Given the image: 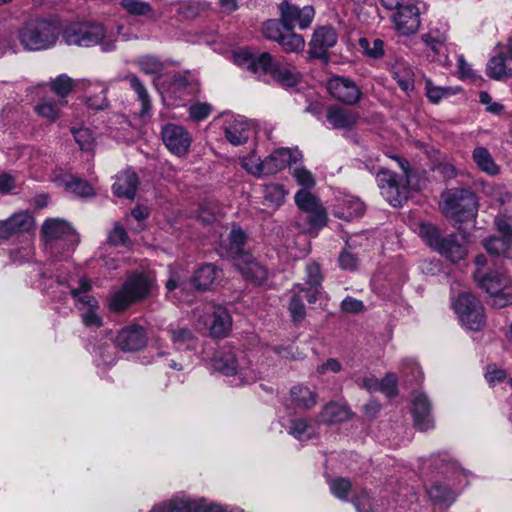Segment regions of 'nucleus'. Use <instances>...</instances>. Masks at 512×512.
Segmentation results:
<instances>
[{"label":"nucleus","mask_w":512,"mask_h":512,"mask_svg":"<svg viewBox=\"0 0 512 512\" xmlns=\"http://www.w3.org/2000/svg\"><path fill=\"white\" fill-rule=\"evenodd\" d=\"M61 21L57 18H33L18 30V40L25 50L41 51L54 47L60 38Z\"/></svg>","instance_id":"nucleus-1"},{"label":"nucleus","mask_w":512,"mask_h":512,"mask_svg":"<svg viewBox=\"0 0 512 512\" xmlns=\"http://www.w3.org/2000/svg\"><path fill=\"white\" fill-rule=\"evenodd\" d=\"M155 286L153 277L135 273L127 278L122 287L109 299V308L113 312H123L132 304L148 298Z\"/></svg>","instance_id":"nucleus-2"},{"label":"nucleus","mask_w":512,"mask_h":512,"mask_svg":"<svg viewBox=\"0 0 512 512\" xmlns=\"http://www.w3.org/2000/svg\"><path fill=\"white\" fill-rule=\"evenodd\" d=\"M397 161L403 175L399 177L393 171L381 168L376 174V181L381 194L394 207L401 206L408 199L409 175L411 167L409 162L400 156L392 157Z\"/></svg>","instance_id":"nucleus-3"},{"label":"nucleus","mask_w":512,"mask_h":512,"mask_svg":"<svg viewBox=\"0 0 512 512\" xmlns=\"http://www.w3.org/2000/svg\"><path fill=\"white\" fill-rule=\"evenodd\" d=\"M60 36L69 46L92 47L102 44L103 51H111L115 48L114 42H103L106 30L103 25L94 22H70L66 25L61 23Z\"/></svg>","instance_id":"nucleus-4"},{"label":"nucleus","mask_w":512,"mask_h":512,"mask_svg":"<svg viewBox=\"0 0 512 512\" xmlns=\"http://www.w3.org/2000/svg\"><path fill=\"white\" fill-rule=\"evenodd\" d=\"M419 236L425 243L452 263H457L467 255V247L464 237L458 234H450L442 237L439 229L431 223L419 225Z\"/></svg>","instance_id":"nucleus-5"},{"label":"nucleus","mask_w":512,"mask_h":512,"mask_svg":"<svg viewBox=\"0 0 512 512\" xmlns=\"http://www.w3.org/2000/svg\"><path fill=\"white\" fill-rule=\"evenodd\" d=\"M474 279L489 295L492 307L501 309L512 304L511 281L505 271L497 269L484 272L477 269L474 272Z\"/></svg>","instance_id":"nucleus-6"},{"label":"nucleus","mask_w":512,"mask_h":512,"mask_svg":"<svg viewBox=\"0 0 512 512\" xmlns=\"http://www.w3.org/2000/svg\"><path fill=\"white\" fill-rule=\"evenodd\" d=\"M442 212L457 223L471 221L476 216L477 198L470 189L456 188L442 195Z\"/></svg>","instance_id":"nucleus-7"},{"label":"nucleus","mask_w":512,"mask_h":512,"mask_svg":"<svg viewBox=\"0 0 512 512\" xmlns=\"http://www.w3.org/2000/svg\"><path fill=\"white\" fill-rule=\"evenodd\" d=\"M452 308L460 322L472 331H480L486 324L484 307L471 292L464 291L452 301Z\"/></svg>","instance_id":"nucleus-8"},{"label":"nucleus","mask_w":512,"mask_h":512,"mask_svg":"<svg viewBox=\"0 0 512 512\" xmlns=\"http://www.w3.org/2000/svg\"><path fill=\"white\" fill-rule=\"evenodd\" d=\"M46 245L52 252L69 250L78 243V235L70 224L60 219L46 220L42 227Z\"/></svg>","instance_id":"nucleus-9"},{"label":"nucleus","mask_w":512,"mask_h":512,"mask_svg":"<svg viewBox=\"0 0 512 512\" xmlns=\"http://www.w3.org/2000/svg\"><path fill=\"white\" fill-rule=\"evenodd\" d=\"M198 323L208 330L214 338H224L232 327V318L228 310L220 305H208Z\"/></svg>","instance_id":"nucleus-10"},{"label":"nucleus","mask_w":512,"mask_h":512,"mask_svg":"<svg viewBox=\"0 0 512 512\" xmlns=\"http://www.w3.org/2000/svg\"><path fill=\"white\" fill-rule=\"evenodd\" d=\"M278 9L285 29L294 30L295 27L301 30L307 29L315 16L313 6L306 5L300 7L286 0L278 5Z\"/></svg>","instance_id":"nucleus-11"},{"label":"nucleus","mask_w":512,"mask_h":512,"mask_svg":"<svg viewBox=\"0 0 512 512\" xmlns=\"http://www.w3.org/2000/svg\"><path fill=\"white\" fill-rule=\"evenodd\" d=\"M150 512H225L222 507L208 503L204 498L192 499L185 495L175 496L163 505L153 507Z\"/></svg>","instance_id":"nucleus-12"},{"label":"nucleus","mask_w":512,"mask_h":512,"mask_svg":"<svg viewBox=\"0 0 512 512\" xmlns=\"http://www.w3.org/2000/svg\"><path fill=\"white\" fill-rule=\"evenodd\" d=\"M338 35L331 26L317 27L308 43L310 59L328 60V50L337 43Z\"/></svg>","instance_id":"nucleus-13"},{"label":"nucleus","mask_w":512,"mask_h":512,"mask_svg":"<svg viewBox=\"0 0 512 512\" xmlns=\"http://www.w3.org/2000/svg\"><path fill=\"white\" fill-rule=\"evenodd\" d=\"M327 90L333 98L347 105L357 104L362 96L358 85L350 78L343 76H334L329 79Z\"/></svg>","instance_id":"nucleus-14"},{"label":"nucleus","mask_w":512,"mask_h":512,"mask_svg":"<svg viewBox=\"0 0 512 512\" xmlns=\"http://www.w3.org/2000/svg\"><path fill=\"white\" fill-rule=\"evenodd\" d=\"M162 140L169 151L177 156H184L189 151L191 136L182 126L166 124L161 132Z\"/></svg>","instance_id":"nucleus-15"},{"label":"nucleus","mask_w":512,"mask_h":512,"mask_svg":"<svg viewBox=\"0 0 512 512\" xmlns=\"http://www.w3.org/2000/svg\"><path fill=\"white\" fill-rule=\"evenodd\" d=\"M302 159L303 154L298 148H279L263 160L262 168H264L267 175H273L287 166L291 167L293 164L301 162Z\"/></svg>","instance_id":"nucleus-16"},{"label":"nucleus","mask_w":512,"mask_h":512,"mask_svg":"<svg viewBox=\"0 0 512 512\" xmlns=\"http://www.w3.org/2000/svg\"><path fill=\"white\" fill-rule=\"evenodd\" d=\"M115 344L123 352H137L147 344L146 331L138 324L125 326L117 333Z\"/></svg>","instance_id":"nucleus-17"},{"label":"nucleus","mask_w":512,"mask_h":512,"mask_svg":"<svg viewBox=\"0 0 512 512\" xmlns=\"http://www.w3.org/2000/svg\"><path fill=\"white\" fill-rule=\"evenodd\" d=\"M34 227V218L28 211H20L12 214L4 220H0V240L7 241L10 238L29 232Z\"/></svg>","instance_id":"nucleus-18"},{"label":"nucleus","mask_w":512,"mask_h":512,"mask_svg":"<svg viewBox=\"0 0 512 512\" xmlns=\"http://www.w3.org/2000/svg\"><path fill=\"white\" fill-rule=\"evenodd\" d=\"M396 29L401 35L408 36L417 32L420 26L419 9L413 4L404 3L394 15Z\"/></svg>","instance_id":"nucleus-19"},{"label":"nucleus","mask_w":512,"mask_h":512,"mask_svg":"<svg viewBox=\"0 0 512 512\" xmlns=\"http://www.w3.org/2000/svg\"><path fill=\"white\" fill-rule=\"evenodd\" d=\"M87 91L86 105L95 111L104 110L109 106L107 99L108 86L100 81L81 80L78 84Z\"/></svg>","instance_id":"nucleus-20"},{"label":"nucleus","mask_w":512,"mask_h":512,"mask_svg":"<svg viewBox=\"0 0 512 512\" xmlns=\"http://www.w3.org/2000/svg\"><path fill=\"white\" fill-rule=\"evenodd\" d=\"M413 420L414 426L424 432L434 428V421L431 417V404L427 396L418 393L413 397Z\"/></svg>","instance_id":"nucleus-21"},{"label":"nucleus","mask_w":512,"mask_h":512,"mask_svg":"<svg viewBox=\"0 0 512 512\" xmlns=\"http://www.w3.org/2000/svg\"><path fill=\"white\" fill-rule=\"evenodd\" d=\"M234 266L246 279L257 285H261L267 279V269L260 265L251 254L245 258H238V262Z\"/></svg>","instance_id":"nucleus-22"},{"label":"nucleus","mask_w":512,"mask_h":512,"mask_svg":"<svg viewBox=\"0 0 512 512\" xmlns=\"http://www.w3.org/2000/svg\"><path fill=\"white\" fill-rule=\"evenodd\" d=\"M139 179L137 174L132 170H125L116 176V180L112 186L113 193L120 198L134 199Z\"/></svg>","instance_id":"nucleus-23"},{"label":"nucleus","mask_w":512,"mask_h":512,"mask_svg":"<svg viewBox=\"0 0 512 512\" xmlns=\"http://www.w3.org/2000/svg\"><path fill=\"white\" fill-rule=\"evenodd\" d=\"M326 119L334 129H351L358 120V114L352 110L333 105L328 108Z\"/></svg>","instance_id":"nucleus-24"},{"label":"nucleus","mask_w":512,"mask_h":512,"mask_svg":"<svg viewBox=\"0 0 512 512\" xmlns=\"http://www.w3.org/2000/svg\"><path fill=\"white\" fill-rule=\"evenodd\" d=\"M487 75L495 80L504 77H512V53L510 46L507 53H499L493 56L487 63Z\"/></svg>","instance_id":"nucleus-25"},{"label":"nucleus","mask_w":512,"mask_h":512,"mask_svg":"<svg viewBox=\"0 0 512 512\" xmlns=\"http://www.w3.org/2000/svg\"><path fill=\"white\" fill-rule=\"evenodd\" d=\"M222 278V271L213 264L200 266L193 278L192 284L197 290H208L217 284Z\"/></svg>","instance_id":"nucleus-26"},{"label":"nucleus","mask_w":512,"mask_h":512,"mask_svg":"<svg viewBox=\"0 0 512 512\" xmlns=\"http://www.w3.org/2000/svg\"><path fill=\"white\" fill-rule=\"evenodd\" d=\"M214 370L226 376H244L243 369L239 367L237 357L231 350L221 351L212 359Z\"/></svg>","instance_id":"nucleus-27"},{"label":"nucleus","mask_w":512,"mask_h":512,"mask_svg":"<svg viewBox=\"0 0 512 512\" xmlns=\"http://www.w3.org/2000/svg\"><path fill=\"white\" fill-rule=\"evenodd\" d=\"M228 244L226 245V254L233 263L238 262V258H245L250 255L245 250L246 235L240 228H233L228 236Z\"/></svg>","instance_id":"nucleus-28"},{"label":"nucleus","mask_w":512,"mask_h":512,"mask_svg":"<svg viewBox=\"0 0 512 512\" xmlns=\"http://www.w3.org/2000/svg\"><path fill=\"white\" fill-rule=\"evenodd\" d=\"M290 398L296 408L310 410L317 404L318 394L306 386L297 385L290 389Z\"/></svg>","instance_id":"nucleus-29"},{"label":"nucleus","mask_w":512,"mask_h":512,"mask_svg":"<svg viewBox=\"0 0 512 512\" xmlns=\"http://www.w3.org/2000/svg\"><path fill=\"white\" fill-rule=\"evenodd\" d=\"M391 74L404 92L409 94L414 90V72L407 63L397 61L391 67Z\"/></svg>","instance_id":"nucleus-30"},{"label":"nucleus","mask_w":512,"mask_h":512,"mask_svg":"<svg viewBox=\"0 0 512 512\" xmlns=\"http://www.w3.org/2000/svg\"><path fill=\"white\" fill-rule=\"evenodd\" d=\"M350 418V411L336 402L326 404L318 415V422L325 424L344 422Z\"/></svg>","instance_id":"nucleus-31"},{"label":"nucleus","mask_w":512,"mask_h":512,"mask_svg":"<svg viewBox=\"0 0 512 512\" xmlns=\"http://www.w3.org/2000/svg\"><path fill=\"white\" fill-rule=\"evenodd\" d=\"M225 138L233 145H241L248 141L249 124L242 120H234L224 127Z\"/></svg>","instance_id":"nucleus-32"},{"label":"nucleus","mask_w":512,"mask_h":512,"mask_svg":"<svg viewBox=\"0 0 512 512\" xmlns=\"http://www.w3.org/2000/svg\"><path fill=\"white\" fill-rule=\"evenodd\" d=\"M195 87L196 82L194 78L186 74L177 73L172 77L168 85V91L175 98H181L193 93Z\"/></svg>","instance_id":"nucleus-33"},{"label":"nucleus","mask_w":512,"mask_h":512,"mask_svg":"<svg viewBox=\"0 0 512 512\" xmlns=\"http://www.w3.org/2000/svg\"><path fill=\"white\" fill-rule=\"evenodd\" d=\"M125 80L129 82L131 89L137 94L138 101L141 103L140 116H147L150 113L152 105L150 95L144 83L135 74H128Z\"/></svg>","instance_id":"nucleus-34"},{"label":"nucleus","mask_w":512,"mask_h":512,"mask_svg":"<svg viewBox=\"0 0 512 512\" xmlns=\"http://www.w3.org/2000/svg\"><path fill=\"white\" fill-rule=\"evenodd\" d=\"M472 156L474 162L481 171L491 176L499 173L498 165L494 162L490 152L485 147L475 148Z\"/></svg>","instance_id":"nucleus-35"},{"label":"nucleus","mask_w":512,"mask_h":512,"mask_svg":"<svg viewBox=\"0 0 512 512\" xmlns=\"http://www.w3.org/2000/svg\"><path fill=\"white\" fill-rule=\"evenodd\" d=\"M427 493L434 503L446 507L450 506L456 499L455 492L448 486L441 483H434L429 489H427Z\"/></svg>","instance_id":"nucleus-36"},{"label":"nucleus","mask_w":512,"mask_h":512,"mask_svg":"<svg viewBox=\"0 0 512 512\" xmlns=\"http://www.w3.org/2000/svg\"><path fill=\"white\" fill-rule=\"evenodd\" d=\"M284 35L277 42L286 53H300L305 48V39L292 29H285Z\"/></svg>","instance_id":"nucleus-37"},{"label":"nucleus","mask_w":512,"mask_h":512,"mask_svg":"<svg viewBox=\"0 0 512 512\" xmlns=\"http://www.w3.org/2000/svg\"><path fill=\"white\" fill-rule=\"evenodd\" d=\"M51 90L59 97L60 105H66L65 98L71 93L75 85L72 78L66 74H61L50 82Z\"/></svg>","instance_id":"nucleus-38"},{"label":"nucleus","mask_w":512,"mask_h":512,"mask_svg":"<svg viewBox=\"0 0 512 512\" xmlns=\"http://www.w3.org/2000/svg\"><path fill=\"white\" fill-rule=\"evenodd\" d=\"M359 47L371 59H381L385 55V43L379 38H360Z\"/></svg>","instance_id":"nucleus-39"},{"label":"nucleus","mask_w":512,"mask_h":512,"mask_svg":"<svg viewBox=\"0 0 512 512\" xmlns=\"http://www.w3.org/2000/svg\"><path fill=\"white\" fill-rule=\"evenodd\" d=\"M167 332L173 344L178 348L183 346L190 348L195 341L193 332L187 327L170 325Z\"/></svg>","instance_id":"nucleus-40"},{"label":"nucleus","mask_w":512,"mask_h":512,"mask_svg":"<svg viewBox=\"0 0 512 512\" xmlns=\"http://www.w3.org/2000/svg\"><path fill=\"white\" fill-rule=\"evenodd\" d=\"M512 241L509 238H503L500 236H493L489 239H486L484 242V247L487 252L491 255L496 256H510L509 250L511 247Z\"/></svg>","instance_id":"nucleus-41"},{"label":"nucleus","mask_w":512,"mask_h":512,"mask_svg":"<svg viewBox=\"0 0 512 512\" xmlns=\"http://www.w3.org/2000/svg\"><path fill=\"white\" fill-rule=\"evenodd\" d=\"M136 64L143 73L156 77H160L165 68L162 61L151 55L139 57Z\"/></svg>","instance_id":"nucleus-42"},{"label":"nucleus","mask_w":512,"mask_h":512,"mask_svg":"<svg viewBox=\"0 0 512 512\" xmlns=\"http://www.w3.org/2000/svg\"><path fill=\"white\" fill-rule=\"evenodd\" d=\"M272 55L268 52H263L253 56V60L250 61L249 70L254 73L271 74L272 67L275 65Z\"/></svg>","instance_id":"nucleus-43"},{"label":"nucleus","mask_w":512,"mask_h":512,"mask_svg":"<svg viewBox=\"0 0 512 512\" xmlns=\"http://www.w3.org/2000/svg\"><path fill=\"white\" fill-rule=\"evenodd\" d=\"M271 76L274 80L286 87H292L297 83V76L292 69L282 66L276 62L272 67Z\"/></svg>","instance_id":"nucleus-44"},{"label":"nucleus","mask_w":512,"mask_h":512,"mask_svg":"<svg viewBox=\"0 0 512 512\" xmlns=\"http://www.w3.org/2000/svg\"><path fill=\"white\" fill-rule=\"evenodd\" d=\"M65 187L80 197H92L95 195L94 188L87 181L77 177H69L65 181Z\"/></svg>","instance_id":"nucleus-45"},{"label":"nucleus","mask_w":512,"mask_h":512,"mask_svg":"<svg viewBox=\"0 0 512 512\" xmlns=\"http://www.w3.org/2000/svg\"><path fill=\"white\" fill-rule=\"evenodd\" d=\"M108 244L114 247L124 246L130 247L132 245V241L128 236L125 228L118 222H116L112 228V230L108 233L107 238Z\"/></svg>","instance_id":"nucleus-46"},{"label":"nucleus","mask_w":512,"mask_h":512,"mask_svg":"<svg viewBox=\"0 0 512 512\" xmlns=\"http://www.w3.org/2000/svg\"><path fill=\"white\" fill-rule=\"evenodd\" d=\"M285 32L281 18L279 20L269 19L262 25V33L264 37L271 41L278 42Z\"/></svg>","instance_id":"nucleus-47"},{"label":"nucleus","mask_w":512,"mask_h":512,"mask_svg":"<svg viewBox=\"0 0 512 512\" xmlns=\"http://www.w3.org/2000/svg\"><path fill=\"white\" fill-rule=\"evenodd\" d=\"M61 106L59 101L55 102L45 98L35 107V110L40 116L54 122L59 118Z\"/></svg>","instance_id":"nucleus-48"},{"label":"nucleus","mask_w":512,"mask_h":512,"mask_svg":"<svg viewBox=\"0 0 512 512\" xmlns=\"http://www.w3.org/2000/svg\"><path fill=\"white\" fill-rule=\"evenodd\" d=\"M294 198L296 205L305 213L317 209L321 204L319 199L307 190L298 191Z\"/></svg>","instance_id":"nucleus-49"},{"label":"nucleus","mask_w":512,"mask_h":512,"mask_svg":"<svg viewBox=\"0 0 512 512\" xmlns=\"http://www.w3.org/2000/svg\"><path fill=\"white\" fill-rule=\"evenodd\" d=\"M71 133L81 150L90 151L93 148L94 137L89 128H72Z\"/></svg>","instance_id":"nucleus-50"},{"label":"nucleus","mask_w":512,"mask_h":512,"mask_svg":"<svg viewBox=\"0 0 512 512\" xmlns=\"http://www.w3.org/2000/svg\"><path fill=\"white\" fill-rule=\"evenodd\" d=\"M310 425L305 418H297L292 419L290 421V426L288 429V433L292 435L294 438L302 441L311 438V435L308 433Z\"/></svg>","instance_id":"nucleus-51"},{"label":"nucleus","mask_w":512,"mask_h":512,"mask_svg":"<svg viewBox=\"0 0 512 512\" xmlns=\"http://www.w3.org/2000/svg\"><path fill=\"white\" fill-rule=\"evenodd\" d=\"M286 192L280 184H267L264 186V198L267 202L280 206L285 199Z\"/></svg>","instance_id":"nucleus-52"},{"label":"nucleus","mask_w":512,"mask_h":512,"mask_svg":"<svg viewBox=\"0 0 512 512\" xmlns=\"http://www.w3.org/2000/svg\"><path fill=\"white\" fill-rule=\"evenodd\" d=\"M291 175L298 185L304 188L303 190L311 189L316 184L313 174L302 166L291 168Z\"/></svg>","instance_id":"nucleus-53"},{"label":"nucleus","mask_w":512,"mask_h":512,"mask_svg":"<svg viewBox=\"0 0 512 512\" xmlns=\"http://www.w3.org/2000/svg\"><path fill=\"white\" fill-rule=\"evenodd\" d=\"M307 222L310 230L318 231L327 223V213L325 208L320 204L317 209L307 212Z\"/></svg>","instance_id":"nucleus-54"},{"label":"nucleus","mask_w":512,"mask_h":512,"mask_svg":"<svg viewBox=\"0 0 512 512\" xmlns=\"http://www.w3.org/2000/svg\"><path fill=\"white\" fill-rule=\"evenodd\" d=\"M122 8L133 16H144L152 11L149 3L139 0H121Z\"/></svg>","instance_id":"nucleus-55"},{"label":"nucleus","mask_w":512,"mask_h":512,"mask_svg":"<svg viewBox=\"0 0 512 512\" xmlns=\"http://www.w3.org/2000/svg\"><path fill=\"white\" fill-rule=\"evenodd\" d=\"M289 312L294 323H300L306 317V310L300 294H294L289 303Z\"/></svg>","instance_id":"nucleus-56"},{"label":"nucleus","mask_w":512,"mask_h":512,"mask_svg":"<svg viewBox=\"0 0 512 512\" xmlns=\"http://www.w3.org/2000/svg\"><path fill=\"white\" fill-rule=\"evenodd\" d=\"M397 377L394 373H387L386 376L378 382V388L387 397H394L398 393Z\"/></svg>","instance_id":"nucleus-57"},{"label":"nucleus","mask_w":512,"mask_h":512,"mask_svg":"<svg viewBox=\"0 0 512 512\" xmlns=\"http://www.w3.org/2000/svg\"><path fill=\"white\" fill-rule=\"evenodd\" d=\"M330 489L337 498L346 500L351 490V482L346 478H337L331 482Z\"/></svg>","instance_id":"nucleus-58"},{"label":"nucleus","mask_w":512,"mask_h":512,"mask_svg":"<svg viewBox=\"0 0 512 512\" xmlns=\"http://www.w3.org/2000/svg\"><path fill=\"white\" fill-rule=\"evenodd\" d=\"M322 274L320 266L316 263H310L306 266L305 285L321 288Z\"/></svg>","instance_id":"nucleus-59"},{"label":"nucleus","mask_w":512,"mask_h":512,"mask_svg":"<svg viewBox=\"0 0 512 512\" xmlns=\"http://www.w3.org/2000/svg\"><path fill=\"white\" fill-rule=\"evenodd\" d=\"M263 160L260 161L254 155L242 159V167L251 175L260 177L267 175L264 168H262Z\"/></svg>","instance_id":"nucleus-60"},{"label":"nucleus","mask_w":512,"mask_h":512,"mask_svg":"<svg viewBox=\"0 0 512 512\" xmlns=\"http://www.w3.org/2000/svg\"><path fill=\"white\" fill-rule=\"evenodd\" d=\"M426 96L432 103H438L443 97L447 96L449 90L440 86H435L430 79L425 80Z\"/></svg>","instance_id":"nucleus-61"},{"label":"nucleus","mask_w":512,"mask_h":512,"mask_svg":"<svg viewBox=\"0 0 512 512\" xmlns=\"http://www.w3.org/2000/svg\"><path fill=\"white\" fill-rule=\"evenodd\" d=\"M496 201L500 206V213L503 217L512 220V194L508 192H500L496 196Z\"/></svg>","instance_id":"nucleus-62"},{"label":"nucleus","mask_w":512,"mask_h":512,"mask_svg":"<svg viewBox=\"0 0 512 512\" xmlns=\"http://www.w3.org/2000/svg\"><path fill=\"white\" fill-rule=\"evenodd\" d=\"M358 512H374L375 505L372 498L365 491H362L353 501Z\"/></svg>","instance_id":"nucleus-63"},{"label":"nucleus","mask_w":512,"mask_h":512,"mask_svg":"<svg viewBox=\"0 0 512 512\" xmlns=\"http://www.w3.org/2000/svg\"><path fill=\"white\" fill-rule=\"evenodd\" d=\"M340 308L345 313H353L357 314L364 310L365 305L363 301L358 300L354 297L347 296L344 298L340 304Z\"/></svg>","instance_id":"nucleus-64"}]
</instances>
